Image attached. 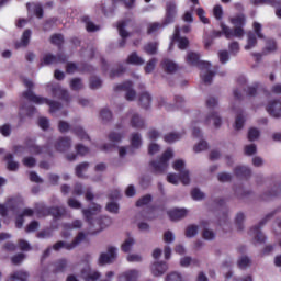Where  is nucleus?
I'll return each instance as SVG.
<instances>
[{"label":"nucleus","instance_id":"f257e3e1","mask_svg":"<svg viewBox=\"0 0 281 281\" xmlns=\"http://www.w3.org/2000/svg\"><path fill=\"white\" fill-rule=\"evenodd\" d=\"M23 85L26 87V91L22 93L23 98L29 100V102H33L34 104H47L49 106V111L52 113H56L63 109V103L54 100H49L47 98L38 97L32 89H34V82L27 78H22Z\"/></svg>","mask_w":281,"mask_h":281},{"label":"nucleus","instance_id":"f03ea898","mask_svg":"<svg viewBox=\"0 0 281 281\" xmlns=\"http://www.w3.org/2000/svg\"><path fill=\"white\" fill-rule=\"evenodd\" d=\"M175 155L172 154V149H167L158 160H151L149 166L153 168L154 175H164L168 170V161L172 159Z\"/></svg>","mask_w":281,"mask_h":281},{"label":"nucleus","instance_id":"7ed1b4c3","mask_svg":"<svg viewBox=\"0 0 281 281\" xmlns=\"http://www.w3.org/2000/svg\"><path fill=\"white\" fill-rule=\"evenodd\" d=\"M281 212V206L277 207L276 210L271 211L270 213H268L265 218H262L259 224L255 225L251 229H250V234L255 235V240L256 243H265V240H267V237H265V235L262 234V232H260V228L265 227V225H267V223H269V221H271V218H273V216H276V214H280Z\"/></svg>","mask_w":281,"mask_h":281},{"label":"nucleus","instance_id":"20e7f679","mask_svg":"<svg viewBox=\"0 0 281 281\" xmlns=\"http://www.w3.org/2000/svg\"><path fill=\"white\" fill-rule=\"evenodd\" d=\"M186 63L191 67H198L202 71H212L210 61L201 60V54L189 50L186 56Z\"/></svg>","mask_w":281,"mask_h":281},{"label":"nucleus","instance_id":"39448f33","mask_svg":"<svg viewBox=\"0 0 281 281\" xmlns=\"http://www.w3.org/2000/svg\"><path fill=\"white\" fill-rule=\"evenodd\" d=\"M82 240H85V233L80 232L71 243L59 240L53 245L52 249L54 251H60V249H66L67 251H71L76 249V247H78V245H80Z\"/></svg>","mask_w":281,"mask_h":281},{"label":"nucleus","instance_id":"423d86ee","mask_svg":"<svg viewBox=\"0 0 281 281\" xmlns=\"http://www.w3.org/2000/svg\"><path fill=\"white\" fill-rule=\"evenodd\" d=\"M117 260V247L108 246L106 252H101L98 259V263L100 267H104V265H113Z\"/></svg>","mask_w":281,"mask_h":281},{"label":"nucleus","instance_id":"0eeeda50","mask_svg":"<svg viewBox=\"0 0 281 281\" xmlns=\"http://www.w3.org/2000/svg\"><path fill=\"white\" fill-rule=\"evenodd\" d=\"M47 89H50L53 98H58V100H63L66 104L71 102V95L67 89L60 87V85L48 83Z\"/></svg>","mask_w":281,"mask_h":281},{"label":"nucleus","instance_id":"6e6552de","mask_svg":"<svg viewBox=\"0 0 281 281\" xmlns=\"http://www.w3.org/2000/svg\"><path fill=\"white\" fill-rule=\"evenodd\" d=\"M173 170H177V172H180V181L183 183V186H190V171L186 169V161L182 159L176 160L172 164Z\"/></svg>","mask_w":281,"mask_h":281},{"label":"nucleus","instance_id":"1a4fd4ad","mask_svg":"<svg viewBox=\"0 0 281 281\" xmlns=\"http://www.w3.org/2000/svg\"><path fill=\"white\" fill-rule=\"evenodd\" d=\"M114 91H115V93H117L120 91H125V99L128 102H133V100H135V98H137V92L133 89V82H131V81H125L123 83L115 86Z\"/></svg>","mask_w":281,"mask_h":281},{"label":"nucleus","instance_id":"9d476101","mask_svg":"<svg viewBox=\"0 0 281 281\" xmlns=\"http://www.w3.org/2000/svg\"><path fill=\"white\" fill-rule=\"evenodd\" d=\"M221 27L222 33L228 41L232 38H243L245 36V29H243V26H235V30H232L229 26L221 23Z\"/></svg>","mask_w":281,"mask_h":281},{"label":"nucleus","instance_id":"9b49d317","mask_svg":"<svg viewBox=\"0 0 281 281\" xmlns=\"http://www.w3.org/2000/svg\"><path fill=\"white\" fill-rule=\"evenodd\" d=\"M175 16H177V4L172 1L166 3V15L164 19L165 25L175 23Z\"/></svg>","mask_w":281,"mask_h":281},{"label":"nucleus","instance_id":"f8f14e48","mask_svg":"<svg viewBox=\"0 0 281 281\" xmlns=\"http://www.w3.org/2000/svg\"><path fill=\"white\" fill-rule=\"evenodd\" d=\"M266 111L271 115V117L279 119L281 117V101L280 100H272L269 101L268 105L266 106Z\"/></svg>","mask_w":281,"mask_h":281},{"label":"nucleus","instance_id":"ddd939ff","mask_svg":"<svg viewBox=\"0 0 281 281\" xmlns=\"http://www.w3.org/2000/svg\"><path fill=\"white\" fill-rule=\"evenodd\" d=\"M54 146L57 153H67V150L71 148V137L69 136L59 137L55 142Z\"/></svg>","mask_w":281,"mask_h":281},{"label":"nucleus","instance_id":"4468645a","mask_svg":"<svg viewBox=\"0 0 281 281\" xmlns=\"http://www.w3.org/2000/svg\"><path fill=\"white\" fill-rule=\"evenodd\" d=\"M101 273L97 270H92L91 267L87 266L81 270V278L85 281H98L101 278Z\"/></svg>","mask_w":281,"mask_h":281},{"label":"nucleus","instance_id":"2eb2a0df","mask_svg":"<svg viewBox=\"0 0 281 281\" xmlns=\"http://www.w3.org/2000/svg\"><path fill=\"white\" fill-rule=\"evenodd\" d=\"M188 209H172L167 211V216H169L170 221L177 223L182 221V218H186V216H188Z\"/></svg>","mask_w":281,"mask_h":281},{"label":"nucleus","instance_id":"dca6fc26","mask_svg":"<svg viewBox=\"0 0 281 281\" xmlns=\"http://www.w3.org/2000/svg\"><path fill=\"white\" fill-rule=\"evenodd\" d=\"M150 271L155 278H160L168 271V263L164 261H156L151 265Z\"/></svg>","mask_w":281,"mask_h":281},{"label":"nucleus","instance_id":"f3484780","mask_svg":"<svg viewBox=\"0 0 281 281\" xmlns=\"http://www.w3.org/2000/svg\"><path fill=\"white\" fill-rule=\"evenodd\" d=\"M119 35L121 36V41L119 42V47L126 46V40L131 36V33L126 31V21L119 22L117 24Z\"/></svg>","mask_w":281,"mask_h":281},{"label":"nucleus","instance_id":"a211bd4d","mask_svg":"<svg viewBox=\"0 0 281 281\" xmlns=\"http://www.w3.org/2000/svg\"><path fill=\"white\" fill-rule=\"evenodd\" d=\"M274 196H281V187L280 183L276 182L270 190L266 191L262 194L263 201H270V199H274Z\"/></svg>","mask_w":281,"mask_h":281},{"label":"nucleus","instance_id":"6ab92c4d","mask_svg":"<svg viewBox=\"0 0 281 281\" xmlns=\"http://www.w3.org/2000/svg\"><path fill=\"white\" fill-rule=\"evenodd\" d=\"M204 124L210 125L213 124L215 128H221V124H223V119L218 115L217 112H211L204 120Z\"/></svg>","mask_w":281,"mask_h":281},{"label":"nucleus","instance_id":"aec40b11","mask_svg":"<svg viewBox=\"0 0 281 281\" xmlns=\"http://www.w3.org/2000/svg\"><path fill=\"white\" fill-rule=\"evenodd\" d=\"M138 278L139 271L132 269L119 274L117 281H138Z\"/></svg>","mask_w":281,"mask_h":281},{"label":"nucleus","instance_id":"412c9836","mask_svg":"<svg viewBox=\"0 0 281 281\" xmlns=\"http://www.w3.org/2000/svg\"><path fill=\"white\" fill-rule=\"evenodd\" d=\"M200 225H201V227H203L202 238L204 240H214L216 238V233H214V231L207 228L210 225V223L207 221H201Z\"/></svg>","mask_w":281,"mask_h":281},{"label":"nucleus","instance_id":"4be33fe9","mask_svg":"<svg viewBox=\"0 0 281 281\" xmlns=\"http://www.w3.org/2000/svg\"><path fill=\"white\" fill-rule=\"evenodd\" d=\"M30 38H32V31L27 29L23 32L21 41L15 42V49H21V47H27L30 45Z\"/></svg>","mask_w":281,"mask_h":281},{"label":"nucleus","instance_id":"5701e85b","mask_svg":"<svg viewBox=\"0 0 281 281\" xmlns=\"http://www.w3.org/2000/svg\"><path fill=\"white\" fill-rule=\"evenodd\" d=\"M29 150L33 155H43L44 153L45 155L52 156V149L49 148V145H44L42 147L38 145H30Z\"/></svg>","mask_w":281,"mask_h":281},{"label":"nucleus","instance_id":"b1692460","mask_svg":"<svg viewBox=\"0 0 281 281\" xmlns=\"http://www.w3.org/2000/svg\"><path fill=\"white\" fill-rule=\"evenodd\" d=\"M4 161L7 162V170L10 172H16V170H19V162L14 160V155L7 154Z\"/></svg>","mask_w":281,"mask_h":281},{"label":"nucleus","instance_id":"393cba45","mask_svg":"<svg viewBox=\"0 0 281 281\" xmlns=\"http://www.w3.org/2000/svg\"><path fill=\"white\" fill-rule=\"evenodd\" d=\"M98 212H102V206L100 204H95V203H92L91 209L82 210V214L87 218L88 223H91V216L93 214H98Z\"/></svg>","mask_w":281,"mask_h":281},{"label":"nucleus","instance_id":"a878e982","mask_svg":"<svg viewBox=\"0 0 281 281\" xmlns=\"http://www.w3.org/2000/svg\"><path fill=\"white\" fill-rule=\"evenodd\" d=\"M258 45V37L256 36V33L254 31H249L247 33V44L244 46L246 52H249L250 49H254Z\"/></svg>","mask_w":281,"mask_h":281},{"label":"nucleus","instance_id":"bb28decb","mask_svg":"<svg viewBox=\"0 0 281 281\" xmlns=\"http://www.w3.org/2000/svg\"><path fill=\"white\" fill-rule=\"evenodd\" d=\"M134 246H135V238L131 236V233H127V237L121 245V250L124 254H128V251H131V249H133Z\"/></svg>","mask_w":281,"mask_h":281},{"label":"nucleus","instance_id":"cd10ccee","mask_svg":"<svg viewBox=\"0 0 281 281\" xmlns=\"http://www.w3.org/2000/svg\"><path fill=\"white\" fill-rule=\"evenodd\" d=\"M132 128L142 130L145 126V122L137 113H133L130 120Z\"/></svg>","mask_w":281,"mask_h":281},{"label":"nucleus","instance_id":"c85d7f7f","mask_svg":"<svg viewBox=\"0 0 281 281\" xmlns=\"http://www.w3.org/2000/svg\"><path fill=\"white\" fill-rule=\"evenodd\" d=\"M67 214V209L65 206H53L49 207V216H53V218H63Z\"/></svg>","mask_w":281,"mask_h":281},{"label":"nucleus","instance_id":"c756f323","mask_svg":"<svg viewBox=\"0 0 281 281\" xmlns=\"http://www.w3.org/2000/svg\"><path fill=\"white\" fill-rule=\"evenodd\" d=\"M81 21L86 24L87 32H100V25H95L89 15H83Z\"/></svg>","mask_w":281,"mask_h":281},{"label":"nucleus","instance_id":"7c9ffc66","mask_svg":"<svg viewBox=\"0 0 281 281\" xmlns=\"http://www.w3.org/2000/svg\"><path fill=\"white\" fill-rule=\"evenodd\" d=\"M231 23L235 27H245L247 25V16L243 13H239L235 15L234 18H231Z\"/></svg>","mask_w":281,"mask_h":281},{"label":"nucleus","instance_id":"2f4dec72","mask_svg":"<svg viewBox=\"0 0 281 281\" xmlns=\"http://www.w3.org/2000/svg\"><path fill=\"white\" fill-rule=\"evenodd\" d=\"M234 172L236 177H239V179H248V177H251V169L245 166H238L234 169Z\"/></svg>","mask_w":281,"mask_h":281},{"label":"nucleus","instance_id":"473e14b6","mask_svg":"<svg viewBox=\"0 0 281 281\" xmlns=\"http://www.w3.org/2000/svg\"><path fill=\"white\" fill-rule=\"evenodd\" d=\"M56 63H58V57H56V55L53 54H45L42 59L40 65L42 67H47L49 65H56Z\"/></svg>","mask_w":281,"mask_h":281},{"label":"nucleus","instance_id":"72a5a7b5","mask_svg":"<svg viewBox=\"0 0 281 281\" xmlns=\"http://www.w3.org/2000/svg\"><path fill=\"white\" fill-rule=\"evenodd\" d=\"M164 27H168V24L162 20V22H154L147 25V34H155V32H159V30H164Z\"/></svg>","mask_w":281,"mask_h":281},{"label":"nucleus","instance_id":"f704fd0d","mask_svg":"<svg viewBox=\"0 0 281 281\" xmlns=\"http://www.w3.org/2000/svg\"><path fill=\"white\" fill-rule=\"evenodd\" d=\"M139 102H140V106L143 109H150V104L153 102V97L150 95V93L148 92H142L139 95Z\"/></svg>","mask_w":281,"mask_h":281},{"label":"nucleus","instance_id":"c9c22d12","mask_svg":"<svg viewBox=\"0 0 281 281\" xmlns=\"http://www.w3.org/2000/svg\"><path fill=\"white\" fill-rule=\"evenodd\" d=\"M254 5H272V8H280L281 0H250Z\"/></svg>","mask_w":281,"mask_h":281},{"label":"nucleus","instance_id":"e433bc0d","mask_svg":"<svg viewBox=\"0 0 281 281\" xmlns=\"http://www.w3.org/2000/svg\"><path fill=\"white\" fill-rule=\"evenodd\" d=\"M30 274L23 270H18L13 272L8 281H27Z\"/></svg>","mask_w":281,"mask_h":281},{"label":"nucleus","instance_id":"4c0bfd02","mask_svg":"<svg viewBox=\"0 0 281 281\" xmlns=\"http://www.w3.org/2000/svg\"><path fill=\"white\" fill-rule=\"evenodd\" d=\"M35 214L38 216V218L49 216V207L45 206L43 203H36Z\"/></svg>","mask_w":281,"mask_h":281},{"label":"nucleus","instance_id":"58836bf2","mask_svg":"<svg viewBox=\"0 0 281 281\" xmlns=\"http://www.w3.org/2000/svg\"><path fill=\"white\" fill-rule=\"evenodd\" d=\"M161 66L166 71H177L179 69V65L171 59H164Z\"/></svg>","mask_w":281,"mask_h":281},{"label":"nucleus","instance_id":"ea45409f","mask_svg":"<svg viewBox=\"0 0 281 281\" xmlns=\"http://www.w3.org/2000/svg\"><path fill=\"white\" fill-rule=\"evenodd\" d=\"M245 213L239 212L237 213L236 217H235V225L237 227L238 232H243V229H245Z\"/></svg>","mask_w":281,"mask_h":281},{"label":"nucleus","instance_id":"a19ab883","mask_svg":"<svg viewBox=\"0 0 281 281\" xmlns=\"http://www.w3.org/2000/svg\"><path fill=\"white\" fill-rule=\"evenodd\" d=\"M196 234H199L198 225L190 224L189 226H187L186 232H184V236L187 238H194V236H196Z\"/></svg>","mask_w":281,"mask_h":281},{"label":"nucleus","instance_id":"79ce46f5","mask_svg":"<svg viewBox=\"0 0 281 281\" xmlns=\"http://www.w3.org/2000/svg\"><path fill=\"white\" fill-rule=\"evenodd\" d=\"M262 87V85L256 82L252 83L251 86H249L246 90V95H248L249 98H256V95H258V89H260Z\"/></svg>","mask_w":281,"mask_h":281},{"label":"nucleus","instance_id":"37998d69","mask_svg":"<svg viewBox=\"0 0 281 281\" xmlns=\"http://www.w3.org/2000/svg\"><path fill=\"white\" fill-rule=\"evenodd\" d=\"M100 119L104 124H106L108 122H111L113 120V113L111 112V110L104 108L100 111Z\"/></svg>","mask_w":281,"mask_h":281},{"label":"nucleus","instance_id":"c03bdc74","mask_svg":"<svg viewBox=\"0 0 281 281\" xmlns=\"http://www.w3.org/2000/svg\"><path fill=\"white\" fill-rule=\"evenodd\" d=\"M237 267L239 269H247V267H251V258H249L248 256L239 257V259L237 260Z\"/></svg>","mask_w":281,"mask_h":281},{"label":"nucleus","instance_id":"a18cd8bd","mask_svg":"<svg viewBox=\"0 0 281 281\" xmlns=\"http://www.w3.org/2000/svg\"><path fill=\"white\" fill-rule=\"evenodd\" d=\"M127 63L130 65H144V59L139 57L136 52H134L127 57Z\"/></svg>","mask_w":281,"mask_h":281},{"label":"nucleus","instance_id":"49530a36","mask_svg":"<svg viewBox=\"0 0 281 281\" xmlns=\"http://www.w3.org/2000/svg\"><path fill=\"white\" fill-rule=\"evenodd\" d=\"M75 170L77 177H79V179H82V177H85L82 172H87V170H89V162H81L77 165Z\"/></svg>","mask_w":281,"mask_h":281},{"label":"nucleus","instance_id":"de8ad7c7","mask_svg":"<svg viewBox=\"0 0 281 281\" xmlns=\"http://www.w3.org/2000/svg\"><path fill=\"white\" fill-rule=\"evenodd\" d=\"M182 136V134L171 132L167 135H165L164 139L167 142V144H172L175 142H179V138Z\"/></svg>","mask_w":281,"mask_h":281},{"label":"nucleus","instance_id":"09e8293b","mask_svg":"<svg viewBox=\"0 0 281 281\" xmlns=\"http://www.w3.org/2000/svg\"><path fill=\"white\" fill-rule=\"evenodd\" d=\"M157 47H159V43H157V42L148 43L145 46V52H146V54H149L150 56H155V54H157Z\"/></svg>","mask_w":281,"mask_h":281},{"label":"nucleus","instance_id":"8fccbe9b","mask_svg":"<svg viewBox=\"0 0 281 281\" xmlns=\"http://www.w3.org/2000/svg\"><path fill=\"white\" fill-rule=\"evenodd\" d=\"M66 269H67V260L61 259L55 262L54 273H63V271H65Z\"/></svg>","mask_w":281,"mask_h":281},{"label":"nucleus","instance_id":"3c124183","mask_svg":"<svg viewBox=\"0 0 281 281\" xmlns=\"http://www.w3.org/2000/svg\"><path fill=\"white\" fill-rule=\"evenodd\" d=\"M72 133H75V135H77L79 139H89V134L85 132V128H82V126L74 127Z\"/></svg>","mask_w":281,"mask_h":281},{"label":"nucleus","instance_id":"603ef678","mask_svg":"<svg viewBox=\"0 0 281 281\" xmlns=\"http://www.w3.org/2000/svg\"><path fill=\"white\" fill-rule=\"evenodd\" d=\"M50 43L52 45H56L57 47H60L65 43V37L63 34H54L50 36Z\"/></svg>","mask_w":281,"mask_h":281},{"label":"nucleus","instance_id":"864d4df0","mask_svg":"<svg viewBox=\"0 0 281 281\" xmlns=\"http://www.w3.org/2000/svg\"><path fill=\"white\" fill-rule=\"evenodd\" d=\"M105 210L110 212V214H120V204H117V202H109Z\"/></svg>","mask_w":281,"mask_h":281},{"label":"nucleus","instance_id":"5fc2aeb1","mask_svg":"<svg viewBox=\"0 0 281 281\" xmlns=\"http://www.w3.org/2000/svg\"><path fill=\"white\" fill-rule=\"evenodd\" d=\"M131 144L133 148H139L142 146V135L139 133H133Z\"/></svg>","mask_w":281,"mask_h":281},{"label":"nucleus","instance_id":"6e6d98bb","mask_svg":"<svg viewBox=\"0 0 281 281\" xmlns=\"http://www.w3.org/2000/svg\"><path fill=\"white\" fill-rule=\"evenodd\" d=\"M252 27L255 36H257V38L265 40V34L262 33V24L254 22Z\"/></svg>","mask_w":281,"mask_h":281},{"label":"nucleus","instance_id":"4d7b16f0","mask_svg":"<svg viewBox=\"0 0 281 281\" xmlns=\"http://www.w3.org/2000/svg\"><path fill=\"white\" fill-rule=\"evenodd\" d=\"M191 196L193 201H203V199H205V193H203L201 189L195 188L191 191Z\"/></svg>","mask_w":281,"mask_h":281},{"label":"nucleus","instance_id":"13d9d810","mask_svg":"<svg viewBox=\"0 0 281 281\" xmlns=\"http://www.w3.org/2000/svg\"><path fill=\"white\" fill-rule=\"evenodd\" d=\"M216 72L213 71H206L201 75V79L204 82V85H212V80Z\"/></svg>","mask_w":281,"mask_h":281},{"label":"nucleus","instance_id":"bf43d9fd","mask_svg":"<svg viewBox=\"0 0 281 281\" xmlns=\"http://www.w3.org/2000/svg\"><path fill=\"white\" fill-rule=\"evenodd\" d=\"M165 281H183V276L180 272H170L166 276Z\"/></svg>","mask_w":281,"mask_h":281},{"label":"nucleus","instance_id":"052dcab7","mask_svg":"<svg viewBox=\"0 0 281 281\" xmlns=\"http://www.w3.org/2000/svg\"><path fill=\"white\" fill-rule=\"evenodd\" d=\"M70 89H72V91H80V89H82V79L80 78L71 79Z\"/></svg>","mask_w":281,"mask_h":281},{"label":"nucleus","instance_id":"680f3d73","mask_svg":"<svg viewBox=\"0 0 281 281\" xmlns=\"http://www.w3.org/2000/svg\"><path fill=\"white\" fill-rule=\"evenodd\" d=\"M228 52L232 56H236L240 52V44L238 42H232L228 44Z\"/></svg>","mask_w":281,"mask_h":281},{"label":"nucleus","instance_id":"e2e57ef3","mask_svg":"<svg viewBox=\"0 0 281 281\" xmlns=\"http://www.w3.org/2000/svg\"><path fill=\"white\" fill-rule=\"evenodd\" d=\"M258 137H260V131L256 127H251L248 131V139L249 142H256V139H258Z\"/></svg>","mask_w":281,"mask_h":281},{"label":"nucleus","instance_id":"0e129e2a","mask_svg":"<svg viewBox=\"0 0 281 281\" xmlns=\"http://www.w3.org/2000/svg\"><path fill=\"white\" fill-rule=\"evenodd\" d=\"M22 164L23 166H25L26 168H34V166H36V158L29 156V157H24L22 159Z\"/></svg>","mask_w":281,"mask_h":281},{"label":"nucleus","instance_id":"69168bd1","mask_svg":"<svg viewBox=\"0 0 281 281\" xmlns=\"http://www.w3.org/2000/svg\"><path fill=\"white\" fill-rule=\"evenodd\" d=\"M75 150H77V155H80L81 157H85V155H89V147L82 144H77L75 146Z\"/></svg>","mask_w":281,"mask_h":281},{"label":"nucleus","instance_id":"338daca9","mask_svg":"<svg viewBox=\"0 0 281 281\" xmlns=\"http://www.w3.org/2000/svg\"><path fill=\"white\" fill-rule=\"evenodd\" d=\"M37 238L45 239V238H52L54 236V232L49 228H46L44 231H41L37 233Z\"/></svg>","mask_w":281,"mask_h":281},{"label":"nucleus","instance_id":"774afa93","mask_svg":"<svg viewBox=\"0 0 281 281\" xmlns=\"http://www.w3.org/2000/svg\"><path fill=\"white\" fill-rule=\"evenodd\" d=\"M102 87V79L98 77L90 78V89H100Z\"/></svg>","mask_w":281,"mask_h":281}]
</instances>
